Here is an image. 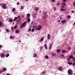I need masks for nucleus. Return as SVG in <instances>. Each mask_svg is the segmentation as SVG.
I'll use <instances>...</instances> for the list:
<instances>
[{
    "label": "nucleus",
    "mask_w": 75,
    "mask_h": 75,
    "mask_svg": "<svg viewBox=\"0 0 75 75\" xmlns=\"http://www.w3.org/2000/svg\"><path fill=\"white\" fill-rule=\"evenodd\" d=\"M62 8H65V6H62Z\"/></svg>",
    "instance_id": "45"
},
{
    "label": "nucleus",
    "mask_w": 75,
    "mask_h": 75,
    "mask_svg": "<svg viewBox=\"0 0 75 75\" xmlns=\"http://www.w3.org/2000/svg\"><path fill=\"white\" fill-rule=\"evenodd\" d=\"M39 13H41V11H39Z\"/></svg>",
    "instance_id": "63"
},
{
    "label": "nucleus",
    "mask_w": 75,
    "mask_h": 75,
    "mask_svg": "<svg viewBox=\"0 0 75 75\" xmlns=\"http://www.w3.org/2000/svg\"><path fill=\"white\" fill-rule=\"evenodd\" d=\"M45 58H46V59H48V56L46 55L45 56Z\"/></svg>",
    "instance_id": "27"
},
{
    "label": "nucleus",
    "mask_w": 75,
    "mask_h": 75,
    "mask_svg": "<svg viewBox=\"0 0 75 75\" xmlns=\"http://www.w3.org/2000/svg\"><path fill=\"white\" fill-rule=\"evenodd\" d=\"M33 56L34 58H35V57H37V55L36 54V53H34L33 55Z\"/></svg>",
    "instance_id": "9"
},
{
    "label": "nucleus",
    "mask_w": 75,
    "mask_h": 75,
    "mask_svg": "<svg viewBox=\"0 0 75 75\" xmlns=\"http://www.w3.org/2000/svg\"><path fill=\"white\" fill-rule=\"evenodd\" d=\"M44 47L45 49H46V50H47V44H45L44 45Z\"/></svg>",
    "instance_id": "14"
},
{
    "label": "nucleus",
    "mask_w": 75,
    "mask_h": 75,
    "mask_svg": "<svg viewBox=\"0 0 75 75\" xmlns=\"http://www.w3.org/2000/svg\"><path fill=\"white\" fill-rule=\"evenodd\" d=\"M3 25V23L1 21H0V27H2Z\"/></svg>",
    "instance_id": "15"
},
{
    "label": "nucleus",
    "mask_w": 75,
    "mask_h": 75,
    "mask_svg": "<svg viewBox=\"0 0 75 75\" xmlns=\"http://www.w3.org/2000/svg\"><path fill=\"white\" fill-rule=\"evenodd\" d=\"M72 57H73V56L72 55H71L69 56V58L70 59L72 58Z\"/></svg>",
    "instance_id": "22"
},
{
    "label": "nucleus",
    "mask_w": 75,
    "mask_h": 75,
    "mask_svg": "<svg viewBox=\"0 0 75 75\" xmlns=\"http://www.w3.org/2000/svg\"><path fill=\"white\" fill-rule=\"evenodd\" d=\"M16 11V8H13L12 9V11L13 12H15V11Z\"/></svg>",
    "instance_id": "21"
},
{
    "label": "nucleus",
    "mask_w": 75,
    "mask_h": 75,
    "mask_svg": "<svg viewBox=\"0 0 75 75\" xmlns=\"http://www.w3.org/2000/svg\"><path fill=\"white\" fill-rule=\"evenodd\" d=\"M20 23V21H17V23H18V24H19V23Z\"/></svg>",
    "instance_id": "48"
},
{
    "label": "nucleus",
    "mask_w": 75,
    "mask_h": 75,
    "mask_svg": "<svg viewBox=\"0 0 75 75\" xmlns=\"http://www.w3.org/2000/svg\"><path fill=\"white\" fill-rule=\"evenodd\" d=\"M52 3H54L55 1V0H52Z\"/></svg>",
    "instance_id": "49"
},
{
    "label": "nucleus",
    "mask_w": 75,
    "mask_h": 75,
    "mask_svg": "<svg viewBox=\"0 0 75 75\" xmlns=\"http://www.w3.org/2000/svg\"><path fill=\"white\" fill-rule=\"evenodd\" d=\"M37 26H33V28H37Z\"/></svg>",
    "instance_id": "46"
},
{
    "label": "nucleus",
    "mask_w": 75,
    "mask_h": 75,
    "mask_svg": "<svg viewBox=\"0 0 75 75\" xmlns=\"http://www.w3.org/2000/svg\"><path fill=\"white\" fill-rule=\"evenodd\" d=\"M9 56V54H7L6 55V57H8Z\"/></svg>",
    "instance_id": "35"
},
{
    "label": "nucleus",
    "mask_w": 75,
    "mask_h": 75,
    "mask_svg": "<svg viewBox=\"0 0 75 75\" xmlns=\"http://www.w3.org/2000/svg\"><path fill=\"white\" fill-rule=\"evenodd\" d=\"M27 17H30V13H28L27 15Z\"/></svg>",
    "instance_id": "24"
},
{
    "label": "nucleus",
    "mask_w": 75,
    "mask_h": 75,
    "mask_svg": "<svg viewBox=\"0 0 75 75\" xmlns=\"http://www.w3.org/2000/svg\"><path fill=\"white\" fill-rule=\"evenodd\" d=\"M21 40H20L19 41V42H21Z\"/></svg>",
    "instance_id": "62"
},
{
    "label": "nucleus",
    "mask_w": 75,
    "mask_h": 75,
    "mask_svg": "<svg viewBox=\"0 0 75 75\" xmlns=\"http://www.w3.org/2000/svg\"><path fill=\"white\" fill-rule=\"evenodd\" d=\"M17 17H15L13 21H16V20H17Z\"/></svg>",
    "instance_id": "13"
},
{
    "label": "nucleus",
    "mask_w": 75,
    "mask_h": 75,
    "mask_svg": "<svg viewBox=\"0 0 75 75\" xmlns=\"http://www.w3.org/2000/svg\"><path fill=\"white\" fill-rule=\"evenodd\" d=\"M70 17H71V16H70V15H67V18H69Z\"/></svg>",
    "instance_id": "29"
},
{
    "label": "nucleus",
    "mask_w": 75,
    "mask_h": 75,
    "mask_svg": "<svg viewBox=\"0 0 75 75\" xmlns=\"http://www.w3.org/2000/svg\"><path fill=\"white\" fill-rule=\"evenodd\" d=\"M21 20V18H19L18 19V21H20Z\"/></svg>",
    "instance_id": "51"
},
{
    "label": "nucleus",
    "mask_w": 75,
    "mask_h": 75,
    "mask_svg": "<svg viewBox=\"0 0 75 75\" xmlns=\"http://www.w3.org/2000/svg\"><path fill=\"white\" fill-rule=\"evenodd\" d=\"M44 38H42L40 40V42H41V41H43V40H44Z\"/></svg>",
    "instance_id": "20"
},
{
    "label": "nucleus",
    "mask_w": 75,
    "mask_h": 75,
    "mask_svg": "<svg viewBox=\"0 0 75 75\" xmlns=\"http://www.w3.org/2000/svg\"><path fill=\"white\" fill-rule=\"evenodd\" d=\"M59 4H60V3H57V5L58 6H59Z\"/></svg>",
    "instance_id": "42"
},
{
    "label": "nucleus",
    "mask_w": 75,
    "mask_h": 75,
    "mask_svg": "<svg viewBox=\"0 0 75 75\" xmlns=\"http://www.w3.org/2000/svg\"><path fill=\"white\" fill-rule=\"evenodd\" d=\"M35 10L37 11H38V10H39L38 8V7H36V8H35Z\"/></svg>",
    "instance_id": "32"
},
{
    "label": "nucleus",
    "mask_w": 75,
    "mask_h": 75,
    "mask_svg": "<svg viewBox=\"0 0 75 75\" xmlns=\"http://www.w3.org/2000/svg\"><path fill=\"white\" fill-rule=\"evenodd\" d=\"M71 13H74V11H71Z\"/></svg>",
    "instance_id": "58"
},
{
    "label": "nucleus",
    "mask_w": 75,
    "mask_h": 75,
    "mask_svg": "<svg viewBox=\"0 0 75 75\" xmlns=\"http://www.w3.org/2000/svg\"><path fill=\"white\" fill-rule=\"evenodd\" d=\"M17 28V26H15L14 27V28L15 29Z\"/></svg>",
    "instance_id": "39"
},
{
    "label": "nucleus",
    "mask_w": 75,
    "mask_h": 75,
    "mask_svg": "<svg viewBox=\"0 0 75 75\" xmlns=\"http://www.w3.org/2000/svg\"><path fill=\"white\" fill-rule=\"evenodd\" d=\"M73 6H75V1L73 2Z\"/></svg>",
    "instance_id": "40"
},
{
    "label": "nucleus",
    "mask_w": 75,
    "mask_h": 75,
    "mask_svg": "<svg viewBox=\"0 0 75 75\" xmlns=\"http://www.w3.org/2000/svg\"><path fill=\"white\" fill-rule=\"evenodd\" d=\"M1 48V45H0V48Z\"/></svg>",
    "instance_id": "61"
},
{
    "label": "nucleus",
    "mask_w": 75,
    "mask_h": 75,
    "mask_svg": "<svg viewBox=\"0 0 75 75\" xmlns=\"http://www.w3.org/2000/svg\"><path fill=\"white\" fill-rule=\"evenodd\" d=\"M22 17H24V15H22Z\"/></svg>",
    "instance_id": "56"
},
{
    "label": "nucleus",
    "mask_w": 75,
    "mask_h": 75,
    "mask_svg": "<svg viewBox=\"0 0 75 75\" xmlns=\"http://www.w3.org/2000/svg\"><path fill=\"white\" fill-rule=\"evenodd\" d=\"M4 57V53H2L1 55V57L2 58H3Z\"/></svg>",
    "instance_id": "16"
},
{
    "label": "nucleus",
    "mask_w": 75,
    "mask_h": 75,
    "mask_svg": "<svg viewBox=\"0 0 75 75\" xmlns=\"http://www.w3.org/2000/svg\"><path fill=\"white\" fill-rule=\"evenodd\" d=\"M62 67H60L58 68V69L59 70V71H62Z\"/></svg>",
    "instance_id": "6"
},
{
    "label": "nucleus",
    "mask_w": 75,
    "mask_h": 75,
    "mask_svg": "<svg viewBox=\"0 0 75 75\" xmlns=\"http://www.w3.org/2000/svg\"><path fill=\"white\" fill-rule=\"evenodd\" d=\"M35 30V29H34V28H33L31 30V32H33V31H34Z\"/></svg>",
    "instance_id": "30"
},
{
    "label": "nucleus",
    "mask_w": 75,
    "mask_h": 75,
    "mask_svg": "<svg viewBox=\"0 0 75 75\" xmlns=\"http://www.w3.org/2000/svg\"><path fill=\"white\" fill-rule=\"evenodd\" d=\"M6 75H10V74H6Z\"/></svg>",
    "instance_id": "57"
},
{
    "label": "nucleus",
    "mask_w": 75,
    "mask_h": 75,
    "mask_svg": "<svg viewBox=\"0 0 75 75\" xmlns=\"http://www.w3.org/2000/svg\"><path fill=\"white\" fill-rule=\"evenodd\" d=\"M27 23V21L25 22L22 25H21L20 28H23L25 26V24Z\"/></svg>",
    "instance_id": "1"
},
{
    "label": "nucleus",
    "mask_w": 75,
    "mask_h": 75,
    "mask_svg": "<svg viewBox=\"0 0 75 75\" xmlns=\"http://www.w3.org/2000/svg\"><path fill=\"white\" fill-rule=\"evenodd\" d=\"M23 8H24V7L22 6L21 8V9L22 10V9H23Z\"/></svg>",
    "instance_id": "50"
},
{
    "label": "nucleus",
    "mask_w": 75,
    "mask_h": 75,
    "mask_svg": "<svg viewBox=\"0 0 75 75\" xmlns=\"http://www.w3.org/2000/svg\"><path fill=\"white\" fill-rule=\"evenodd\" d=\"M15 33H19V30H16V31Z\"/></svg>",
    "instance_id": "28"
},
{
    "label": "nucleus",
    "mask_w": 75,
    "mask_h": 75,
    "mask_svg": "<svg viewBox=\"0 0 75 75\" xmlns=\"http://www.w3.org/2000/svg\"><path fill=\"white\" fill-rule=\"evenodd\" d=\"M68 73L69 75H71L72 73V71L71 69H69L68 71Z\"/></svg>",
    "instance_id": "5"
},
{
    "label": "nucleus",
    "mask_w": 75,
    "mask_h": 75,
    "mask_svg": "<svg viewBox=\"0 0 75 75\" xmlns=\"http://www.w3.org/2000/svg\"><path fill=\"white\" fill-rule=\"evenodd\" d=\"M6 32H10V30H8V29H6Z\"/></svg>",
    "instance_id": "33"
},
{
    "label": "nucleus",
    "mask_w": 75,
    "mask_h": 75,
    "mask_svg": "<svg viewBox=\"0 0 75 75\" xmlns=\"http://www.w3.org/2000/svg\"><path fill=\"white\" fill-rule=\"evenodd\" d=\"M45 72V71H44L42 72V74H44Z\"/></svg>",
    "instance_id": "55"
},
{
    "label": "nucleus",
    "mask_w": 75,
    "mask_h": 75,
    "mask_svg": "<svg viewBox=\"0 0 75 75\" xmlns=\"http://www.w3.org/2000/svg\"><path fill=\"white\" fill-rule=\"evenodd\" d=\"M73 59V61L74 62H75V60H74V59Z\"/></svg>",
    "instance_id": "60"
},
{
    "label": "nucleus",
    "mask_w": 75,
    "mask_h": 75,
    "mask_svg": "<svg viewBox=\"0 0 75 75\" xmlns=\"http://www.w3.org/2000/svg\"><path fill=\"white\" fill-rule=\"evenodd\" d=\"M50 35L49 34H48L47 40H50Z\"/></svg>",
    "instance_id": "8"
},
{
    "label": "nucleus",
    "mask_w": 75,
    "mask_h": 75,
    "mask_svg": "<svg viewBox=\"0 0 75 75\" xmlns=\"http://www.w3.org/2000/svg\"><path fill=\"white\" fill-rule=\"evenodd\" d=\"M59 22H60L61 21L59 20Z\"/></svg>",
    "instance_id": "64"
},
{
    "label": "nucleus",
    "mask_w": 75,
    "mask_h": 75,
    "mask_svg": "<svg viewBox=\"0 0 75 75\" xmlns=\"http://www.w3.org/2000/svg\"><path fill=\"white\" fill-rule=\"evenodd\" d=\"M10 38H11V39H14V38H15V37L13 36H11L10 37Z\"/></svg>",
    "instance_id": "10"
},
{
    "label": "nucleus",
    "mask_w": 75,
    "mask_h": 75,
    "mask_svg": "<svg viewBox=\"0 0 75 75\" xmlns=\"http://www.w3.org/2000/svg\"><path fill=\"white\" fill-rule=\"evenodd\" d=\"M17 5H19L20 4V3L19 2H18L16 4Z\"/></svg>",
    "instance_id": "44"
},
{
    "label": "nucleus",
    "mask_w": 75,
    "mask_h": 75,
    "mask_svg": "<svg viewBox=\"0 0 75 75\" xmlns=\"http://www.w3.org/2000/svg\"><path fill=\"white\" fill-rule=\"evenodd\" d=\"M20 18V16H18V18Z\"/></svg>",
    "instance_id": "54"
},
{
    "label": "nucleus",
    "mask_w": 75,
    "mask_h": 75,
    "mask_svg": "<svg viewBox=\"0 0 75 75\" xmlns=\"http://www.w3.org/2000/svg\"><path fill=\"white\" fill-rule=\"evenodd\" d=\"M60 10L62 11H65V9L61 8L60 9Z\"/></svg>",
    "instance_id": "25"
},
{
    "label": "nucleus",
    "mask_w": 75,
    "mask_h": 75,
    "mask_svg": "<svg viewBox=\"0 0 75 75\" xmlns=\"http://www.w3.org/2000/svg\"><path fill=\"white\" fill-rule=\"evenodd\" d=\"M28 31H31V29L30 28H29Z\"/></svg>",
    "instance_id": "38"
},
{
    "label": "nucleus",
    "mask_w": 75,
    "mask_h": 75,
    "mask_svg": "<svg viewBox=\"0 0 75 75\" xmlns=\"http://www.w3.org/2000/svg\"><path fill=\"white\" fill-rule=\"evenodd\" d=\"M11 29L12 30H13V27H11Z\"/></svg>",
    "instance_id": "53"
},
{
    "label": "nucleus",
    "mask_w": 75,
    "mask_h": 75,
    "mask_svg": "<svg viewBox=\"0 0 75 75\" xmlns=\"http://www.w3.org/2000/svg\"><path fill=\"white\" fill-rule=\"evenodd\" d=\"M38 28H36L35 30H40L41 29V27H42V26L41 25H39L38 26Z\"/></svg>",
    "instance_id": "2"
},
{
    "label": "nucleus",
    "mask_w": 75,
    "mask_h": 75,
    "mask_svg": "<svg viewBox=\"0 0 75 75\" xmlns=\"http://www.w3.org/2000/svg\"><path fill=\"white\" fill-rule=\"evenodd\" d=\"M73 66H75V62H74L73 64Z\"/></svg>",
    "instance_id": "47"
},
{
    "label": "nucleus",
    "mask_w": 75,
    "mask_h": 75,
    "mask_svg": "<svg viewBox=\"0 0 75 75\" xmlns=\"http://www.w3.org/2000/svg\"><path fill=\"white\" fill-rule=\"evenodd\" d=\"M60 51H61V50H59V49H58V50H57L56 51V52H57V53H60Z\"/></svg>",
    "instance_id": "11"
},
{
    "label": "nucleus",
    "mask_w": 75,
    "mask_h": 75,
    "mask_svg": "<svg viewBox=\"0 0 75 75\" xmlns=\"http://www.w3.org/2000/svg\"><path fill=\"white\" fill-rule=\"evenodd\" d=\"M68 49L69 50H70L71 49V47H68Z\"/></svg>",
    "instance_id": "37"
},
{
    "label": "nucleus",
    "mask_w": 75,
    "mask_h": 75,
    "mask_svg": "<svg viewBox=\"0 0 75 75\" xmlns=\"http://www.w3.org/2000/svg\"><path fill=\"white\" fill-rule=\"evenodd\" d=\"M67 64L69 65H71V64H72V63L70 62H67Z\"/></svg>",
    "instance_id": "17"
},
{
    "label": "nucleus",
    "mask_w": 75,
    "mask_h": 75,
    "mask_svg": "<svg viewBox=\"0 0 75 75\" xmlns=\"http://www.w3.org/2000/svg\"><path fill=\"white\" fill-rule=\"evenodd\" d=\"M67 22V21L65 20H63L61 22V23L62 24H64V23H65Z\"/></svg>",
    "instance_id": "7"
},
{
    "label": "nucleus",
    "mask_w": 75,
    "mask_h": 75,
    "mask_svg": "<svg viewBox=\"0 0 75 75\" xmlns=\"http://www.w3.org/2000/svg\"><path fill=\"white\" fill-rule=\"evenodd\" d=\"M6 70H7V69L5 67L3 69V72H5V71H6Z\"/></svg>",
    "instance_id": "12"
},
{
    "label": "nucleus",
    "mask_w": 75,
    "mask_h": 75,
    "mask_svg": "<svg viewBox=\"0 0 75 75\" xmlns=\"http://www.w3.org/2000/svg\"><path fill=\"white\" fill-rule=\"evenodd\" d=\"M66 52V51L62 50V53H64V52Z\"/></svg>",
    "instance_id": "34"
},
{
    "label": "nucleus",
    "mask_w": 75,
    "mask_h": 75,
    "mask_svg": "<svg viewBox=\"0 0 75 75\" xmlns=\"http://www.w3.org/2000/svg\"><path fill=\"white\" fill-rule=\"evenodd\" d=\"M0 6H2V3H1V4H0Z\"/></svg>",
    "instance_id": "59"
},
{
    "label": "nucleus",
    "mask_w": 75,
    "mask_h": 75,
    "mask_svg": "<svg viewBox=\"0 0 75 75\" xmlns=\"http://www.w3.org/2000/svg\"><path fill=\"white\" fill-rule=\"evenodd\" d=\"M3 71L2 70L1 71H0V72H1V74H2V73H3Z\"/></svg>",
    "instance_id": "52"
},
{
    "label": "nucleus",
    "mask_w": 75,
    "mask_h": 75,
    "mask_svg": "<svg viewBox=\"0 0 75 75\" xmlns=\"http://www.w3.org/2000/svg\"><path fill=\"white\" fill-rule=\"evenodd\" d=\"M61 5H64V6H65L66 5V4H65V3H62Z\"/></svg>",
    "instance_id": "31"
},
{
    "label": "nucleus",
    "mask_w": 75,
    "mask_h": 75,
    "mask_svg": "<svg viewBox=\"0 0 75 75\" xmlns=\"http://www.w3.org/2000/svg\"><path fill=\"white\" fill-rule=\"evenodd\" d=\"M2 8L4 9H6V8H7V6L6 5V4L4 3L2 5Z\"/></svg>",
    "instance_id": "4"
},
{
    "label": "nucleus",
    "mask_w": 75,
    "mask_h": 75,
    "mask_svg": "<svg viewBox=\"0 0 75 75\" xmlns=\"http://www.w3.org/2000/svg\"><path fill=\"white\" fill-rule=\"evenodd\" d=\"M66 1H67V0H63V3H66Z\"/></svg>",
    "instance_id": "41"
},
{
    "label": "nucleus",
    "mask_w": 75,
    "mask_h": 75,
    "mask_svg": "<svg viewBox=\"0 0 75 75\" xmlns=\"http://www.w3.org/2000/svg\"><path fill=\"white\" fill-rule=\"evenodd\" d=\"M51 54L52 55H53V56H55V55H56V54L54 53H52Z\"/></svg>",
    "instance_id": "26"
},
{
    "label": "nucleus",
    "mask_w": 75,
    "mask_h": 75,
    "mask_svg": "<svg viewBox=\"0 0 75 75\" xmlns=\"http://www.w3.org/2000/svg\"><path fill=\"white\" fill-rule=\"evenodd\" d=\"M53 8H54V11H55V10H56V9H57V8H56V7H54Z\"/></svg>",
    "instance_id": "36"
},
{
    "label": "nucleus",
    "mask_w": 75,
    "mask_h": 75,
    "mask_svg": "<svg viewBox=\"0 0 75 75\" xmlns=\"http://www.w3.org/2000/svg\"><path fill=\"white\" fill-rule=\"evenodd\" d=\"M47 13H46V12H45L44 13V15L43 16V18H46L47 17H48V15L46 14Z\"/></svg>",
    "instance_id": "3"
},
{
    "label": "nucleus",
    "mask_w": 75,
    "mask_h": 75,
    "mask_svg": "<svg viewBox=\"0 0 75 75\" xmlns=\"http://www.w3.org/2000/svg\"><path fill=\"white\" fill-rule=\"evenodd\" d=\"M52 47V45L50 44V47H49V49H51V48Z\"/></svg>",
    "instance_id": "23"
},
{
    "label": "nucleus",
    "mask_w": 75,
    "mask_h": 75,
    "mask_svg": "<svg viewBox=\"0 0 75 75\" xmlns=\"http://www.w3.org/2000/svg\"><path fill=\"white\" fill-rule=\"evenodd\" d=\"M61 56L64 57V55L63 54H62L61 55Z\"/></svg>",
    "instance_id": "43"
},
{
    "label": "nucleus",
    "mask_w": 75,
    "mask_h": 75,
    "mask_svg": "<svg viewBox=\"0 0 75 75\" xmlns=\"http://www.w3.org/2000/svg\"><path fill=\"white\" fill-rule=\"evenodd\" d=\"M27 20H28V23H30V18H27Z\"/></svg>",
    "instance_id": "18"
},
{
    "label": "nucleus",
    "mask_w": 75,
    "mask_h": 75,
    "mask_svg": "<svg viewBox=\"0 0 75 75\" xmlns=\"http://www.w3.org/2000/svg\"><path fill=\"white\" fill-rule=\"evenodd\" d=\"M13 21V19L12 18H11L9 19V22L10 23H11Z\"/></svg>",
    "instance_id": "19"
}]
</instances>
